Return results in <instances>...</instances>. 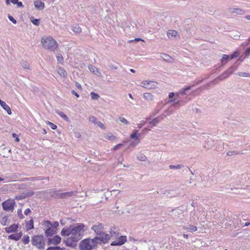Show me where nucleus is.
<instances>
[{
  "label": "nucleus",
  "instance_id": "obj_1",
  "mask_svg": "<svg viewBox=\"0 0 250 250\" xmlns=\"http://www.w3.org/2000/svg\"><path fill=\"white\" fill-rule=\"evenodd\" d=\"M85 225L83 223H77L73 226L63 228L61 235L63 236H69L66 243L67 245H71L73 242H77L82 238L85 230Z\"/></svg>",
  "mask_w": 250,
  "mask_h": 250
},
{
  "label": "nucleus",
  "instance_id": "obj_2",
  "mask_svg": "<svg viewBox=\"0 0 250 250\" xmlns=\"http://www.w3.org/2000/svg\"><path fill=\"white\" fill-rule=\"evenodd\" d=\"M111 238L115 239L111 244V246H121L126 242V236L120 235L119 229L116 227H112L109 231V234H104L102 238V243H106Z\"/></svg>",
  "mask_w": 250,
  "mask_h": 250
},
{
  "label": "nucleus",
  "instance_id": "obj_3",
  "mask_svg": "<svg viewBox=\"0 0 250 250\" xmlns=\"http://www.w3.org/2000/svg\"><path fill=\"white\" fill-rule=\"evenodd\" d=\"M99 243L101 242L99 241L98 237L93 239H85L80 242V249L81 250H92L97 246Z\"/></svg>",
  "mask_w": 250,
  "mask_h": 250
},
{
  "label": "nucleus",
  "instance_id": "obj_4",
  "mask_svg": "<svg viewBox=\"0 0 250 250\" xmlns=\"http://www.w3.org/2000/svg\"><path fill=\"white\" fill-rule=\"evenodd\" d=\"M42 43L44 48L54 52L57 50L58 47L57 42L50 36L42 37Z\"/></svg>",
  "mask_w": 250,
  "mask_h": 250
},
{
  "label": "nucleus",
  "instance_id": "obj_5",
  "mask_svg": "<svg viewBox=\"0 0 250 250\" xmlns=\"http://www.w3.org/2000/svg\"><path fill=\"white\" fill-rule=\"evenodd\" d=\"M32 244L39 249H43L45 246V241L42 235H36L32 239Z\"/></svg>",
  "mask_w": 250,
  "mask_h": 250
},
{
  "label": "nucleus",
  "instance_id": "obj_6",
  "mask_svg": "<svg viewBox=\"0 0 250 250\" xmlns=\"http://www.w3.org/2000/svg\"><path fill=\"white\" fill-rule=\"evenodd\" d=\"M104 226L102 224L99 223L98 225H93L91 227V229L93 230L97 235L100 236L98 237L99 241L102 243V238L104 236V234H105L103 232Z\"/></svg>",
  "mask_w": 250,
  "mask_h": 250
},
{
  "label": "nucleus",
  "instance_id": "obj_7",
  "mask_svg": "<svg viewBox=\"0 0 250 250\" xmlns=\"http://www.w3.org/2000/svg\"><path fill=\"white\" fill-rule=\"evenodd\" d=\"M15 202L14 200L9 199L2 203L3 208L7 211L13 212L14 209Z\"/></svg>",
  "mask_w": 250,
  "mask_h": 250
},
{
  "label": "nucleus",
  "instance_id": "obj_8",
  "mask_svg": "<svg viewBox=\"0 0 250 250\" xmlns=\"http://www.w3.org/2000/svg\"><path fill=\"white\" fill-rule=\"evenodd\" d=\"M43 226L47 228L45 231V235L47 236H52L55 234L56 230L52 228L51 223L49 221H45L44 222Z\"/></svg>",
  "mask_w": 250,
  "mask_h": 250
},
{
  "label": "nucleus",
  "instance_id": "obj_9",
  "mask_svg": "<svg viewBox=\"0 0 250 250\" xmlns=\"http://www.w3.org/2000/svg\"><path fill=\"white\" fill-rule=\"evenodd\" d=\"M157 85V83L154 81H143L141 83V86L147 89H153Z\"/></svg>",
  "mask_w": 250,
  "mask_h": 250
},
{
  "label": "nucleus",
  "instance_id": "obj_10",
  "mask_svg": "<svg viewBox=\"0 0 250 250\" xmlns=\"http://www.w3.org/2000/svg\"><path fill=\"white\" fill-rule=\"evenodd\" d=\"M138 132V130H136L130 135V138L132 139H135L134 141L131 142L130 144L131 146H135L140 143L139 136L137 135Z\"/></svg>",
  "mask_w": 250,
  "mask_h": 250
},
{
  "label": "nucleus",
  "instance_id": "obj_11",
  "mask_svg": "<svg viewBox=\"0 0 250 250\" xmlns=\"http://www.w3.org/2000/svg\"><path fill=\"white\" fill-rule=\"evenodd\" d=\"M61 241V238L58 236H55L53 238H49L48 239V245H57L60 243Z\"/></svg>",
  "mask_w": 250,
  "mask_h": 250
},
{
  "label": "nucleus",
  "instance_id": "obj_12",
  "mask_svg": "<svg viewBox=\"0 0 250 250\" xmlns=\"http://www.w3.org/2000/svg\"><path fill=\"white\" fill-rule=\"evenodd\" d=\"M0 105L3 108L4 110L6 111L8 115H11L12 112L10 107L8 106L6 103L0 99Z\"/></svg>",
  "mask_w": 250,
  "mask_h": 250
},
{
  "label": "nucleus",
  "instance_id": "obj_13",
  "mask_svg": "<svg viewBox=\"0 0 250 250\" xmlns=\"http://www.w3.org/2000/svg\"><path fill=\"white\" fill-rule=\"evenodd\" d=\"M194 86V85H191L189 86H188L185 88H183L179 90V91L177 93L176 96L177 98L179 97V95H185L187 94L186 91L191 89L192 87Z\"/></svg>",
  "mask_w": 250,
  "mask_h": 250
},
{
  "label": "nucleus",
  "instance_id": "obj_14",
  "mask_svg": "<svg viewBox=\"0 0 250 250\" xmlns=\"http://www.w3.org/2000/svg\"><path fill=\"white\" fill-rule=\"evenodd\" d=\"M18 228V225L16 224H13L9 227H7L4 229L6 232L10 233L11 232H16Z\"/></svg>",
  "mask_w": 250,
  "mask_h": 250
},
{
  "label": "nucleus",
  "instance_id": "obj_15",
  "mask_svg": "<svg viewBox=\"0 0 250 250\" xmlns=\"http://www.w3.org/2000/svg\"><path fill=\"white\" fill-rule=\"evenodd\" d=\"M161 57L166 62L172 63L173 62L172 58L167 54H161Z\"/></svg>",
  "mask_w": 250,
  "mask_h": 250
},
{
  "label": "nucleus",
  "instance_id": "obj_16",
  "mask_svg": "<svg viewBox=\"0 0 250 250\" xmlns=\"http://www.w3.org/2000/svg\"><path fill=\"white\" fill-rule=\"evenodd\" d=\"M178 35V32L173 30H169L167 32V36L170 39H172L173 38H175Z\"/></svg>",
  "mask_w": 250,
  "mask_h": 250
},
{
  "label": "nucleus",
  "instance_id": "obj_17",
  "mask_svg": "<svg viewBox=\"0 0 250 250\" xmlns=\"http://www.w3.org/2000/svg\"><path fill=\"white\" fill-rule=\"evenodd\" d=\"M35 7L39 10H42L44 8V3L41 0H37L34 2Z\"/></svg>",
  "mask_w": 250,
  "mask_h": 250
},
{
  "label": "nucleus",
  "instance_id": "obj_18",
  "mask_svg": "<svg viewBox=\"0 0 250 250\" xmlns=\"http://www.w3.org/2000/svg\"><path fill=\"white\" fill-rule=\"evenodd\" d=\"M22 236V233L20 232L19 233L11 234L8 236V239L11 240H14L15 241L19 240Z\"/></svg>",
  "mask_w": 250,
  "mask_h": 250
},
{
  "label": "nucleus",
  "instance_id": "obj_19",
  "mask_svg": "<svg viewBox=\"0 0 250 250\" xmlns=\"http://www.w3.org/2000/svg\"><path fill=\"white\" fill-rule=\"evenodd\" d=\"M225 78L223 76V75H219L216 79L213 80L211 82H210L209 84H216L219 83V81H223ZM209 85V83L208 84V85Z\"/></svg>",
  "mask_w": 250,
  "mask_h": 250
},
{
  "label": "nucleus",
  "instance_id": "obj_20",
  "mask_svg": "<svg viewBox=\"0 0 250 250\" xmlns=\"http://www.w3.org/2000/svg\"><path fill=\"white\" fill-rule=\"evenodd\" d=\"M184 229H187L190 232H194L197 230V228L195 226L188 225L187 227H184Z\"/></svg>",
  "mask_w": 250,
  "mask_h": 250
},
{
  "label": "nucleus",
  "instance_id": "obj_21",
  "mask_svg": "<svg viewBox=\"0 0 250 250\" xmlns=\"http://www.w3.org/2000/svg\"><path fill=\"white\" fill-rule=\"evenodd\" d=\"M88 69L91 72H93V73H97L98 74V75L99 76H101V72L99 71V70L96 67H95L94 66L92 65H89L88 66Z\"/></svg>",
  "mask_w": 250,
  "mask_h": 250
},
{
  "label": "nucleus",
  "instance_id": "obj_22",
  "mask_svg": "<svg viewBox=\"0 0 250 250\" xmlns=\"http://www.w3.org/2000/svg\"><path fill=\"white\" fill-rule=\"evenodd\" d=\"M105 138L111 141H114L117 139V137L111 133H107L105 135Z\"/></svg>",
  "mask_w": 250,
  "mask_h": 250
},
{
  "label": "nucleus",
  "instance_id": "obj_23",
  "mask_svg": "<svg viewBox=\"0 0 250 250\" xmlns=\"http://www.w3.org/2000/svg\"><path fill=\"white\" fill-rule=\"evenodd\" d=\"M57 72L61 76L65 77L67 76L65 70L62 67H59L57 69Z\"/></svg>",
  "mask_w": 250,
  "mask_h": 250
},
{
  "label": "nucleus",
  "instance_id": "obj_24",
  "mask_svg": "<svg viewBox=\"0 0 250 250\" xmlns=\"http://www.w3.org/2000/svg\"><path fill=\"white\" fill-rule=\"evenodd\" d=\"M8 220V216L7 215L4 216L0 218V222L3 226L7 225V222Z\"/></svg>",
  "mask_w": 250,
  "mask_h": 250
},
{
  "label": "nucleus",
  "instance_id": "obj_25",
  "mask_svg": "<svg viewBox=\"0 0 250 250\" xmlns=\"http://www.w3.org/2000/svg\"><path fill=\"white\" fill-rule=\"evenodd\" d=\"M143 97L146 100L149 101H152L153 99V95L149 93H145Z\"/></svg>",
  "mask_w": 250,
  "mask_h": 250
},
{
  "label": "nucleus",
  "instance_id": "obj_26",
  "mask_svg": "<svg viewBox=\"0 0 250 250\" xmlns=\"http://www.w3.org/2000/svg\"><path fill=\"white\" fill-rule=\"evenodd\" d=\"M72 31L76 33H80L82 31L81 27L77 24L72 26Z\"/></svg>",
  "mask_w": 250,
  "mask_h": 250
},
{
  "label": "nucleus",
  "instance_id": "obj_27",
  "mask_svg": "<svg viewBox=\"0 0 250 250\" xmlns=\"http://www.w3.org/2000/svg\"><path fill=\"white\" fill-rule=\"evenodd\" d=\"M26 229L27 230H30L34 228V223L33 220H30L26 225Z\"/></svg>",
  "mask_w": 250,
  "mask_h": 250
},
{
  "label": "nucleus",
  "instance_id": "obj_28",
  "mask_svg": "<svg viewBox=\"0 0 250 250\" xmlns=\"http://www.w3.org/2000/svg\"><path fill=\"white\" fill-rule=\"evenodd\" d=\"M160 122V117H157L152 120L150 122L149 124L152 126H156L158 123Z\"/></svg>",
  "mask_w": 250,
  "mask_h": 250
},
{
  "label": "nucleus",
  "instance_id": "obj_29",
  "mask_svg": "<svg viewBox=\"0 0 250 250\" xmlns=\"http://www.w3.org/2000/svg\"><path fill=\"white\" fill-rule=\"evenodd\" d=\"M230 12L233 13H236L238 14H242L243 13V11L242 9L235 8H231Z\"/></svg>",
  "mask_w": 250,
  "mask_h": 250
},
{
  "label": "nucleus",
  "instance_id": "obj_30",
  "mask_svg": "<svg viewBox=\"0 0 250 250\" xmlns=\"http://www.w3.org/2000/svg\"><path fill=\"white\" fill-rule=\"evenodd\" d=\"M73 193V192H68L61 193L60 196L61 198H65L67 197L70 196Z\"/></svg>",
  "mask_w": 250,
  "mask_h": 250
},
{
  "label": "nucleus",
  "instance_id": "obj_31",
  "mask_svg": "<svg viewBox=\"0 0 250 250\" xmlns=\"http://www.w3.org/2000/svg\"><path fill=\"white\" fill-rule=\"evenodd\" d=\"M57 113L66 121H68V117L62 112L57 111Z\"/></svg>",
  "mask_w": 250,
  "mask_h": 250
},
{
  "label": "nucleus",
  "instance_id": "obj_32",
  "mask_svg": "<svg viewBox=\"0 0 250 250\" xmlns=\"http://www.w3.org/2000/svg\"><path fill=\"white\" fill-rule=\"evenodd\" d=\"M21 64L23 68L27 69H29V64L27 61L23 60L21 62Z\"/></svg>",
  "mask_w": 250,
  "mask_h": 250
},
{
  "label": "nucleus",
  "instance_id": "obj_33",
  "mask_svg": "<svg viewBox=\"0 0 250 250\" xmlns=\"http://www.w3.org/2000/svg\"><path fill=\"white\" fill-rule=\"evenodd\" d=\"M10 2L13 4H17L18 7H22L23 6L22 3L19 1L18 0H10Z\"/></svg>",
  "mask_w": 250,
  "mask_h": 250
},
{
  "label": "nucleus",
  "instance_id": "obj_34",
  "mask_svg": "<svg viewBox=\"0 0 250 250\" xmlns=\"http://www.w3.org/2000/svg\"><path fill=\"white\" fill-rule=\"evenodd\" d=\"M15 176L13 174H9L5 177L4 179H6L7 182H10L12 181H14L15 179Z\"/></svg>",
  "mask_w": 250,
  "mask_h": 250
},
{
  "label": "nucleus",
  "instance_id": "obj_35",
  "mask_svg": "<svg viewBox=\"0 0 250 250\" xmlns=\"http://www.w3.org/2000/svg\"><path fill=\"white\" fill-rule=\"evenodd\" d=\"M238 68V66L237 65L232 66L229 67L227 70L229 73V74H232L234 71H235Z\"/></svg>",
  "mask_w": 250,
  "mask_h": 250
},
{
  "label": "nucleus",
  "instance_id": "obj_36",
  "mask_svg": "<svg viewBox=\"0 0 250 250\" xmlns=\"http://www.w3.org/2000/svg\"><path fill=\"white\" fill-rule=\"evenodd\" d=\"M56 58H57L58 62L59 63L62 64L63 62V58L61 54H58L56 55Z\"/></svg>",
  "mask_w": 250,
  "mask_h": 250
},
{
  "label": "nucleus",
  "instance_id": "obj_37",
  "mask_svg": "<svg viewBox=\"0 0 250 250\" xmlns=\"http://www.w3.org/2000/svg\"><path fill=\"white\" fill-rule=\"evenodd\" d=\"M24 244H28L30 242V238L28 235H24L22 240Z\"/></svg>",
  "mask_w": 250,
  "mask_h": 250
},
{
  "label": "nucleus",
  "instance_id": "obj_38",
  "mask_svg": "<svg viewBox=\"0 0 250 250\" xmlns=\"http://www.w3.org/2000/svg\"><path fill=\"white\" fill-rule=\"evenodd\" d=\"M237 75L239 77H250V74L246 72H238L237 73Z\"/></svg>",
  "mask_w": 250,
  "mask_h": 250
},
{
  "label": "nucleus",
  "instance_id": "obj_39",
  "mask_svg": "<svg viewBox=\"0 0 250 250\" xmlns=\"http://www.w3.org/2000/svg\"><path fill=\"white\" fill-rule=\"evenodd\" d=\"M90 96L92 100H98L99 98V96L94 92H91L90 93Z\"/></svg>",
  "mask_w": 250,
  "mask_h": 250
},
{
  "label": "nucleus",
  "instance_id": "obj_40",
  "mask_svg": "<svg viewBox=\"0 0 250 250\" xmlns=\"http://www.w3.org/2000/svg\"><path fill=\"white\" fill-rule=\"evenodd\" d=\"M119 120L121 122H122L124 124H125L126 125H128L129 124V122H128L127 120L123 117H120L119 118Z\"/></svg>",
  "mask_w": 250,
  "mask_h": 250
},
{
  "label": "nucleus",
  "instance_id": "obj_41",
  "mask_svg": "<svg viewBox=\"0 0 250 250\" xmlns=\"http://www.w3.org/2000/svg\"><path fill=\"white\" fill-rule=\"evenodd\" d=\"M89 121L95 124L98 122L97 118L93 116H91L89 117Z\"/></svg>",
  "mask_w": 250,
  "mask_h": 250
},
{
  "label": "nucleus",
  "instance_id": "obj_42",
  "mask_svg": "<svg viewBox=\"0 0 250 250\" xmlns=\"http://www.w3.org/2000/svg\"><path fill=\"white\" fill-rule=\"evenodd\" d=\"M31 21L32 23L35 25H38L39 24L40 20L38 19H34L33 17L31 18Z\"/></svg>",
  "mask_w": 250,
  "mask_h": 250
},
{
  "label": "nucleus",
  "instance_id": "obj_43",
  "mask_svg": "<svg viewBox=\"0 0 250 250\" xmlns=\"http://www.w3.org/2000/svg\"><path fill=\"white\" fill-rule=\"evenodd\" d=\"M46 250H63V249H62L59 246H54L49 247L47 248Z\"/></svg>",
  "mask_w": 250,
  "mask_h": 250
},
{
  "label": "nucleus",
  "instance_id": "obj_44",
  "mask_svg": "<svg viewBox=\"0 0 250 250\" xmlns=\"http://www.w3.org/2000/svg\"><path fill=\"white\" fill-rule=\"evenodd\" d=\"M47 124L48 125H49V126H50V127L51 129H53V130L56 129L57 128V125H55L54 124H53V123H51V122H48L47 123Z\"/></svg>",
  "mask_w": 250,
  "mask_h": 250
},
{
  "label": "nucleus",
  "instance_id": "obj_45",
  "mask_svg": "<svg viewBox=\"0 0 250 250\" xmlns=\"http://www.w3.org/2000/svg\"><path fill=\"white\" fill-rule=\"evenodd\" d=\"M137 158L140 161H144L146 159V157L145 155L140 154L137 156Z\"/></svg>",
  "mask_w": 250,
  "mask_h": 250
},
{
  "label": "nucleus",
  "instance_id": "obj_46",
  "mask_svg": "<svg viewBox=\"0 0 250 250\" xmlns=\"http://www.w3.org/2000/svg\"><path fill=\"white\" fill-rule=\"evenodd\" d=\"M183 166L180 165H178L177 166H174V165H170L169 166V167L170 169H179L181 168Z\"/></svg>",
  "mask_w": 250,
  "mask_h": 250
},
{
  "label": "nucleus",
  "instance_id": "obj_47",
  "mask_svg": "<svg viewBox=\"0 0 250 250\" xmlns=\"http://www.w3.org/2000/svg\"><path fill=\"white\" fill-rule=\"evenodd\" d=\"M239 154V153L237 151H229L228 152H227V154L228 156H232L233 155H235V154Z\"/></svg>",
  "mask_w": 250,
  "mask_h": 250
},
{
  "label": "nucleus",
  "instance_id": "obj_48",
  "mask_svg": "<svg viewBox=\"0 0 250 250\" xmlns=\"http://www.w3.org/2000/svg\"><path fill=\"white\" fill-rule=\"evenodd\" d=\"M52 228L54 229L55 230L57 229V228L59 226L58 222H53V223H51Z\"/></svg>",
  "mask_w": 250,
  "mask_h": 250
},
{
  "label": "nucleus",
  "instance_id": "obj_49",
  "mask_svg": "<svg viewBox=\"0 0 250 250\" xmlns=\"http://www.w3.org/2000/svg\"><path fill=\"white\" fill-rule=\"evenodd\" d=\"M96 124L99 127H100L101 128H102V129H104L105 128L104 125L101 122H100V121H98V122H96Z\"/></svg>",
  "mask_w": 250,
  "mask_h": 250
},
{
  "label": "nucleus",
  "instance_id": "obj_50",
  "mask_svg": "<svg viewBox=\"0 0 250 250\" xmlns=\"http://www.w3.org/2000/svg\"><path fill=\"white\" fill-rule=\"evenodd\" d=\"M8 18L13 23L16 24L17 23V21L11 15H8Z\"/></svg>",
  "mask_w": 250,
  "mask_h": 250
},
{
  "label": "nucleus",
  "instance_id": "obj_51",
  "mask_svg": "<svg viewBox=\"0 0 250 250\" xmlns=\"http://www.w3.org/2000/svg\"><path fill=\"white\" fill-rule=\"evenodd\" d=\"M222 75H223V76L225 78H228L231 74H229V72L228 71V70H226L225 72H224Z\"/></svg>",
  "mask_w": 250,
  "mask_h": 250
},
{
  "label": "nucleus",
  "instance_id": "obj_52",
  "mask_svg": "<svg viewBox=\"0 0 250 250\" xmlns=\"http://www.w3.org/2000/svg\"><path fill=\"white\" fill-rule=\"evenodd\" d=\"M74 135L75 137H76L77 138H79L81 136V133L79 131H75L74 132Z\"/></svg>",
  "mask_w": 250,
  "mask_h": 250
},
{
  "label": "nucleus",
  "instance_id": "obj_53",
  "mask_svg": "<svg viewBox=\"0 0 250 250\" xmlns=\"http://www.w3.org/2000/svg\"><path fill=\"white\" fill-rule=\"evenodd\" d=\"M244 54L246 56H250V47H249L244 52Z\"/></svg>",
  "mask_w": 250,
  "mask_h": 250
},
{
  "label": "nucleus",
  "instance_id": "obj_54",
  "mask_svg": "<svg viewBox=\"0 0 250 250\" xmlns=\"http://www.w3.org/2000/svg\"><path fill=\"white\" fill-rule=\"evenodd\" d=\"M238 55H239V53L235 51L232 54L231 59H232L233 58H235L238 57Z\"/></svg>",
  "mask_w": 250,
  "mask_h": 250
},
{
  "label": "nucleus",
  "instance_id": "obj_55",
  "mask_svg": "<svg viewBox=\"0 0 250 250\" xmlns=\"http://www.w3.org/2000/svg\"><path fill=\"white\" fill-rule=\"evenodd\" d=\"M123 146L122 144H119L113 147V150H116L120 148Z\"/></svg>",
  "mask_w": 250,
  "mask_h": 250
},
{
  "label": "nucleus",
  "instance_id": "obj_56",
  "mask_svg": "<svg viewBox=\"0 0 250 250\" xmlns=\"http://www.w3.org/2000/svg\"><path fill=\"white\" fill-rule=\"evenodd\" d=\"M202 81H203V79H202V80H196L194 82L195 83L193 84L192 85H194V86L195 85L200 83Z\"/></svg>",
  "mask_w": 250,
  "mask_h": 250
},
{
  "label": "nucleus",
  "instance_id": "obj_57",
  "mask_svg": "<svg viewBox=\"0 0 250 250\" xmlns=\"http://www.w3.org/2000/svg\"><path fill=\"white\" fill-rule=\"evenodd\" d=\"M31 212V210L30 208H27L25 210L24 213L25 215H27Z\"/></svg>",
  "mask_w": 250,
  "mask_h": 250
},
{
  "label": "nucleus",
  "instance_id": "obj_58",
  "mask_svg": "<svg viewBox=\"0 0 250 250\" xmlns=\"http://www.w3.org/2000/svg\"><path fill=\"white\" fill-rule=\"evenodd\" d=\"M229 57L228 55L224 54L222 56V61L227 60L229 59Z\"/></svg>",
  "mask_w": 250,
  "mask_h": 250
},
{
  "label": "nucleus",
  "instance_id": "obj_59",
  "mask_svg": "<svg viewBox=\"0 0 250 250\" xmlns=\"http://www.w3.org/2000/svg\"><path fill=\"white\" fill-rule=\"evenodd\" d=\"M144 41V40L141 39V38H135L134 40H130L129 41V42H134V41L138 42V41Z\"/></svg>",
  "mask_w": 250,
  "mask_h": 250
},
{
  "label": "nucleus",
  "instance_id": "obj_60",
  "mask_svg": "<svg viewBox=\"0 0 250 250\" xmlns=\"http://www.w3.org/2000/svg\"><path fill=\"white\" fill-rule=\"evenodd\" d=\"M145 123V122L144 121H140V123L138 124V127L139 128H141Z\"/></svg>",
  "mask_w": 250,
  "mask_h": 250
},
{
  "label": "nucleus",
  "instance_id": "obj_61",
  "mask_svg": "<svg viewBox=\"0 0 250 250\" xmlns=\"http://www.w3.org/2000/svg\"><path fill=\"white\" fill-rule=\"evenodd\" d=\"M150 130V129L149 128H145L142 132L144 133H148V131Z\"/></svg>",
  "mask_w": 250,
  "mask_h": 250
},
{
  "label": "nucleus",
  "instance_id": "obj_62",
  "mask_svg": "<svg viewBox=\"0 0 250 250\" xmlns=\"http://www.w3.org/2000/svg\"><path fill=\"white\" fill-rule=\"evenodd\" d=\"M176 101V99H174L173 100H170L169 102H175V104H178L179 103V101Z\"/></svg>",
  "mask_w": 250,
  "mask_h": 250
},
{
  "label": "nucleus",
  "instance_id": "obj_63",
  "mask_svg": "<svg viewBox=\"0 0 250 250\" xmlns=\"http://www.w3.org/2000/svg\"><path fill=\"white\" fill-rule=\"evenodd\" d=\"M174 95H175L174 93L170 92V93H169L168 96H169V98H172L174 96Z\"/></svg>",
  "mask_w": 250,
  "mask_h": 250
},
{
  "label": "nucleus",
  "instance_id": "obj_64",
  "mask_svg": "<svg viewBox=\"0 0 250 250\" xmlns=\"http://www.w3.org/2000/svg\"><path fill=\"white\" fill-rule=\"evenodd\" d=\"M71 92L73 94L75 95L77 97H79V95L75 90H72Z\"/></svg>",
  "mask_w": 250,
  "mask_h": 250
}]
</instances>
